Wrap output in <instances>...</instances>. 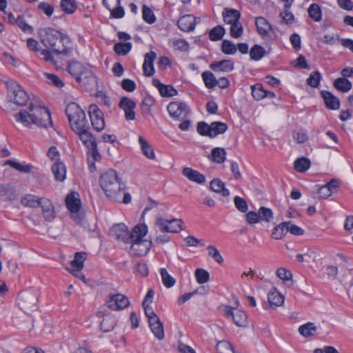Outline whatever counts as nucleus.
Returning <instances> with one entry per match:
<instances>
[{
  "label": "nucleus",
  "mask_w": 353,
  "mask_h": 353,
  "mask_svg": "<svg viewBox=\"0 0 353 353\" xmlns=\"http://www.w3.org/2000/svg\"><path fill=\"white\" fill-rule=\"evenodd\" d=\"M38 33L42 44L51 48L54 53L65 56L72 54V43L67 34L50 27L39 29Z\"/></svg>",
  "instance_id": "nucleus-1"
},
{
  "label": "nucleus",
  "mask_w": 353,
  "mask_h": 353,
  "mask_svg": "<svg viewBox=\"0 0 353 353\" xmlns=\"http://www.w3.org/2000/svg\"><path fill=\"white\" fill-rule=\"evenodd\" d=\"M15 119L25 126L34 124L40 128L52 126L51 114L49 110L41 105L30 103L28 110H21L14 115Z\"/></svg>",
  "instance_id": "nucleus-2"
},
{
  "label": "nucleus",
  "mask_w": 353,
  "mask_h": 353,
  "mask_svg": "<svg viewBox=\"0 0 353 353\" xmlns=\"http://www.w3.org/2000/svg\"><path fill=\"white\" fill-rule=\"evenodd\" d=\"M99 182L101 188L110 199L121 201V195L125 189V185L120 181L114 170L110 169L101 174Z\"/></svg>",
  "instance_id": "nucleus-3"
},
{
  "label": "nucleus",
  "mask_w": 353,
  "mask_h": 353,
  "mask_svg": "<svg viewBox=\"0 0 353 353\" xmlns=\"http://www.w3.org/2000/svg\"><path fill=\"white\" fill-rule=\"evenodd\" d=\"M139 232L146 234L148 232V227L146 225H137L130 232L128 227L123 223H118L113 225L110 230V235L117 241H122L125 243L132 242V239L137 237Z\"/></svg>",
  "instance_id": "nucleus-4"
},
{
  "label": "nucleus",
  "mask_w": 353,
  "mask_h": 353,
  "mask_svg": "<svg viewBox=\"0 0 353 353\" xmlns=\"http://www.w3.org/2000/svg\"><path fill=\"white\" fill-rule=\"evenodd\" d=\"M65 114L74 132L89 128L85 114L77 103H69L65 108Z\"/></svg>",
  "instance_id": "nucleus-5"
},
{
  "label": "nucleus",
  "mask_w": 353,
  "mask_h": 353,
  "mask_svg": "<svg viewBox=\"0 0 353 353\" xmlns=\"http://www.w3.org/2000/svg\"><path fill=\"white\" fill-rule=\"evenodd\" d=\"M68 72L76 81L83 85L95 82V77L91 70L77 61L68 63Z\"/></svg>",
  "instance_id": "nucleus-6"
},
{
  "label": "nucleus",
  "mask_w": 353,
  "mask_h": 353,
  "mask_svg": "<svg viewBox=\"0 0 353 353\" xmlns=\"http://www.w3.org/2000/svg\"><path fill=\"white\" fill-rule=\"evenodd\" d=\"M37 303L38 292L32 290L22 291L17 299L19 308L27 314L37 310Z\"/></svg>",
  "instance_id": "nucleus-7"
},
{
  "label": "nucleus",
  "mask_w": 353,
  "mask_h": 353,
  "mask_svg": "<svg viewBox=\"0 0 353 353\" xmlns=\"http://www.w3.org/2000/svg\"><path fill=\"white\" fill-rule=\"evenodd\" d=\"M8 98L9 101L19 106H23L28 101V95L23 88L17 82H7Z\"/></svg>",
  "instance_id": "nucleus-8"
},
{
  "label": "nucleus",
  "mask_w": 353,
  "mask_h": 353,
  "mask_svg": "<svg viewBox=\"0 0 353 353\" xmlns=\"http://www.w3.org/2000/svg\"><path fill=\"white\" fill-rule=\"evenodd\" d=\"M222 312L223 315L226 318L231 319L236 326L246 327L248 325L247 314L236 307L223 305L222 307Z\"/></svg>",
  "instance_id": "nucleus-9"
},
{
  "label": "nucleus",
  "mask_w": 353,
  "mask_h": 353,
  "mask_svg": "<svg viewBox=\"0 0 353 353\" xmlns=\"http://www.w3.org/2000/svg\"><path fill=\"white\" fill-rule=\"evenodd\" d=\"M143 232L137 234V236L132 239L130 252L132 254L138 256H143L148 254L150 250L152 242L143 240V238L146 235Z\"/></svg>",
  "instance_id": "nucleus-10"
},
{
  "label": "nucleus",
  "mask_w": 353,
  "mask_h": 353,
  "mask_svg": "<svg viewBox=\"0 0 353 353\" xmlns=\"http://www.w3.org/2000/svg\"><path fill=\"white\" fill-rule=\"evenodd\" d=\"M170 116L176 120L185 119L190 113V109L184 102L173 101L167 106Z\"/></svg>",
  "instance_id": "nucleus-11"
},
{
  "label": "nucleus",
  "mask_w": 353,
  "mask_h": 353,
  "mask_svg": "<svg viewBox=\"0 0 353 353\" xmlns=\"http://www.w3.org/2000/svg\"><path fill=\"white\" fill-rule=\"evenodd\" d=\"M105 304L109 309L119 311L128 307L130 301L128 298L122 294H110L106 299Z\"/></svg>",
  "instance_id": "nucleus-12"
},
{
  "label": "nucleus",
  "mask_w": 353,
  "mask_h": 353,
  "mask_svg": "<svg viewBox=\"0 0 353 353\" xmlns=\"http://www.w3.org/2000/svg\"><path fill=\"white\" fill-rule=\"evenodd\" d=\"M183 221L181 219H173L167 220L162 217L157 219L156 225L159 227L162 232L177 233L182 230L181 225Z\"/></svg>",
  "instance_id": "nucleus-13"
},
{
  "label": "nucleus",
  "mask_w": 353,
  "mask_h": 353,
  "mask_svg": "<svg viewBox=\"0 0 353 353\" xmlns=\"http://www.w3.org/2000/svg\"><path fill=\"white\" fill-rule=\"evenodd\" d=\"M88 113L93 128L97 132L102 131L105 128L103 112L93 103L89 106Z\"/></svg>",
  "instance_id": "nucleus-14"
},
{
  "label": "nucleus",
  "mask_w": 353,
  "mask_h": 353,
  "mask_svg": "<svg viewBox=\"0 0 353 353\" xmlns=\"http://www.w3.org/2000/svg\"><path fill=\"white\" fill-rule=\"evenodd\" d=\"M86 253L85 252H76L74 255V259L71 261V269L67 268L74 276L76 277L81 278L82 279H85V276L82 275L80 271L83 268V263L86 259Z\"/></svg>",
  "instance_id": "nucleus-15"
},
{
  "label": "nucleus",
  "mask_w": 353,
  "mask_h": 353,
  "mask_svg": "<svg viewBox=\"0 0 353 353\" xmlns=\"http://www.w3.org/2000/svg\"><path fill=\"white\" fill-rule=\"evenodd\" d=\"M119 107L124 111L125 119L127 121L135 119L134 108H136V103L132 99L127 97H122L119 101Z\"/></svg>",
  "instance_id": "nucleus-16"
},
{
  "label": "nucleus",
  "mask_w": 353,
  "mask_h": 353,
  "mask_svg": "<svg viewBox=\"0 0 353 353\" xmlns=\"http://www.w3.org/2000/svg\"><path fill=\"white\" fill-rule=\"evenodd\" d=\"M200 19L192 14H186L180 17L177 21L178 28L183 32H191Z\"/></svg>",
  "instance_id": "nucleus-17"
},
{
  "label": "nucleus",
  "mask_w": 353,
  "mask_h": 353,
  "mask_svg": "<svg viewBox=\"0 0 353 353\" xmlns=\"http://www.w3.org/2000/svg\"><path fill=\"white\" fill-rule=\"evenodd\" d=\"M39 207L42 209V214L46 221L51 222L55 218L54 205L49 199L43 198Z\"/></svg>",
  "instance_id": "nucleus-18"
},
{
  "label": "nucleus",
  "mask_w": 353,
  "mask_h": 353,
  "mask_svg": "<svg viewBox=\"0 0 353 353\" xmlns=\"http://www.w3.org/2000/svg\"><path fill=\"white\" fill-rule=\"evenodd\" d=\"M79 194L76 192L69 193L65 199V205L72 213H77L81 208Z\"/></svg>",
  "instance_id": "nucleus-19"
},
{
  "label": "nucleus",
  "mask_w": 353,
  "mask_h": 353,
  "mask_svg": "<svg viewBox=\"0 0 353 353\" xmlns=\"http://www.w3.org/2000/svg\"><path fill=\"white\" fill-rule=\"evenodd\" d=\"M156 53L153 51L147 52L144 56V63L143 64V71L146 77H151L154 73V61L156 59Z\"/></svg>",
  "instance_id": "nucleus-20"
},
{
  "label": "nucleus",
  "mask_w": 353,
  "mask_h": 353,
  "mask_svg": "<svg viewBox=\"0 0 353 353\" xmlns=\"http://www.w3.org/2000/svg\"><path fill=\"white\" fill-rule=\"evenodd\" d=\"M149 327L158 340H163L165 336L163 324L159 317L153 318L148 321Z\"/></svg>",
  "instance_id": "nucleus-21"
},
{
  "label": "nucleus",
  "mask_w": 353,
  "mask_h": 353,
  "mask_svg": "<svg viewBox=\"0 0 353 353\" xmlns=\"http://www.w3.org/2000/svg\"><path fill=\"white\" fill-rule=\"evenodd\" d=\"M152 85L159 90L160 94L163 97H170L177 94V90L172 85H164L157 79L152 80Z\"/></svg>",
  "instance_id": "nucleus-22"
},
{
  "label": "nucleus",
  "mask_w": 353,
  "mask_h": 353,
  "mask_svg": "<svg viewBox=\"0 0 353 353\" xmlns=\"http://www.w3.org/2000/svg\"><path fill=\"white\" fill-rule=\"evenodd\" d=\"M321 96L323 99L325 106L330 110H338L340 108V101L332 92L322 90Z\"/></svg>",
  "instance_id": "nucleus-23"
},
{
  "label": "nucleus",
  "mask_w": 353,
  "mask_h": 353,
  "mask_svg": "<svg viewBox=\"0 0 353 353\" xmlns=\"http://www.w3.org/2000/svg\"><path fill=\"white\" fill-rule=\"evenodd\" d=\"M51 170L56 181L63 182L65 179L66 167L62 161L56 160L51 166Z\"/></svg>",
  "instance_id": "nucleus-24"
},
{
  "label": "nucleus",
  "mask_w": 353,
  "mask_h": 353,
  "mask_svg": "<svg viewBox=\"0 0 353 353\" xmlns=\"http://www.w3.org/2000/svg\"><path fill=\"white\" fill-rule=\"evenodd\" d=\"M210 68L214 72H231L234 68V63L232 60L223 59L210 64Z\"/></svg>",
  "instance_id": "nucleus-25"
},
{
  "label": "nucleus",
  "mask_w": 353,
  "mask_h": 353,
  "mask_svg": "<svg viewBox=\"0 0 353 353\" xmlns=\"http://www.w3.org/2000/svg\"><path fill=\"white\" fill-rule=\"evenodd\" d=\"M223 21L228 24H234L239 22L241 12L235 9L225 8L222 12Z\"/></svg>",
  "instance_id": "nucleus-26"
},
{
  "label": "nucleus",
  "mask_w": 353,
  "mask_h": 353,
  "mask_svg": "<svg viewBox=\"0 0 353 353\" xmlns=\"http://www.w3.org/2000/svg\"><path fill=\"white\" fill-rule=\"evenodd\" d=\"M182 174L190 181L195 182L198 184H203L205 183V176L198 171L194 170L191 168H183Z\"/></svg>",
  "instance_id": "nucleus-27"
},
{
  "label": "nucleus",
  "mask_w": 353,
  "mask_h": 353,
  "mask_svg": "<svg viewBox=\"0 0 353 353\" xmlns=\"http://www.w3.org/2000/svg\"><path fill=\"white\" fill-rule=\"evenodd\" d=\"M0 199L3 201H12L15 199V190L12 184L0 185Z\"/></svg>",
  "instance_id": "nucleus-28"
},
{
  "label": "nucleus",
  "mask_w": 353,
  "mask_h": 353,
  "mask_svg": "<svg viewBox=\"0 0 353 353\" xmlns=\"http://www.w3.org/2000/svg\"><path fill=\"white\" fill-rule=\"evenodd\" d=\"M88 128H85L79 131L74 132L87 148L97 143L94 136L88 132Z\"/></svg>",
  "instance_id": "nucleus-29"
},
{
  "label": "nucleus",
  "mask_w": 353,
  "mask_h": 353,
  "mask_svg": "<svg viewBox=\"0 0 353 353\" xmlns=\"http://www.w3.org/2000/svg\"><path fill=\"white\" fill-rule=\"evenodd\" d=\"M117 323V319L113 315L110 314H105L103 317L100 328L104 332H109L114 328Z\"/></svg>",
  "instance_id": "nucleus-30"
},
{
  "label": "nucleus",
  "mask_w": 353,
  "mask_h": 353,
  "mask_svg": "<svg viewBox=\"0 0 353 353\" xmlns=\"http://www.w3.org/2000/svg\"><path fill=\"white\" fill-rule=\"evenodd\" d=\"M255 24L257 31L261 36L267 35L269 30H272V26L268 21L263 17H258L255 19Z\"/></svg>",
  "instance_id": "nucleus-31"
},
{
  "label": "nucleus",
  "mask_w": 353,
  "mask_h": 353,
  "mask_svg": "<svg viewBox=\"0 0 353 353\" xmlns=\"http://www.w3.org/2000/svg\"><path fill=\"white\" fill-rule=\"evenodd\" d=\"M228 130V125L225 123L221 121H214L210 123V138H214L219 134H222Z\"/></svg>",
  "instance_id": "nucleus-32"
},
{
  "label": "nucleus",
  "mask_w": 353,
  "mask_h": 353,
  "mask_svg": "<svg viewBox=\"0 0 353 353\" xmlns=\"http://www.w3.org/2000/svg\"><path fill=\"white\" fill-rule=\"evenodd\" d=\"M42 199L43 198H39L34 194H26L21 198V203L26 207L36 208L39 207Z\"/></svg>",
  "instance_id": "nucleus-33"
},
{
  "label": "nucleus",
  "mask_w": 353,
  "mask_h": 353,
  "mask_svg": "<svg viewBox=\"0 0 353 353\" xmlns=\"http://www.w3.org/2000/svg\"><path fill=\"white\" fill-rule=\"evenodd\" d=\"M210 189L216 193H220L223 196H228L230 192L225 188V184L219 179L212 180L210 184Z\"/></svg>",
  "instance_id": "nucleus-34"
},
{
  "label": "nucleus",
  "mask_w": 353,
  "mask_h": 353,
  "mask_svg": "<svg viewBox=\"0 0 353 353\" xmlns=\"http://www.w3.org/2000/svg\"><path fill=\"white\" fill-rule=\"evenodd\" d=\"M334 87L341 92H347L352 87V83L347 79L339 77L334 80L333 83Z\"/></svg>",
  "instance_id": "nucleus-35"
},
{
  "label": "nucleus",
  "mask_w": 353,
  "mask_h": 353,
  "mask_svg": "<svg viewBox=\"0 0 353 353\" xmlns=\"http://www.w3.org/2000/svg\"><path fill=\"white\" fill-rule=\"evenodd\" d=\"M139 143L143 154L150 159H154L155 154L154 150L143 137L140 136L139 137Z\"/></svg>",
  "instance_id": "nucleus-36"
},
{
  "label": "nucleus",
  "mask_w": 353,
  "mask_h": 353,
  "mask_svg": "<svg viewBox=\"0 0 353 353\" xmlns=\"http://www.w3.org/2000/svg\"><path fill=\"white\" fill-rule=\"evenodd\" d=\"M317 327L312 322H308L299 327V334L305 338L314 336Z\"/></svg>",
  "instance_id": "nucleus-37"
},
{
  "label": "nucleus",
  "mask_w": 353,
  "mask_h": 353,
  "mask_svg": "<svg viewBox=\"0 0 353 353\" xmlns=\"http://www.w3.org/2000/svg\"><path fill=\"white\" fill-rule=\"evenodd\" d=\"M268 300L271 306L278 307L283 303L284 297L274 289L268 293Z\"/></svg>",
  "instance_id": "nucleus-38"
},
{
  "label": "nucleus",
  "mask_w": 353,
  "mask_h": 353,
  "mask_svg": "<svg viewBox=\"0 0 353 353\" xmlns=\"http://www.w3.org/2000/svg\"><path fill=\"white\" fill-rule=\"evenodd\" d=\"M265 54V48L259 44H254L250 50V59L255 61L261 60Z\"/></svg>",
  "instance_id": "nucleus-39"
},
{
  "label": "nucleus",
  "mask_w": 353,
  "mask_h": 353,
  "mask_svg": "<svg viewBox=\"0 0 353 353\" xmlns=\"http://www.w3.org/2000/svg\"><path fill=\"white\" fill-rule=\"evenodd\" d=\"M3 165H10L12 168L17 170L20 172L30 173L32 171V165L30 164L22 165L20 163L14 160H7L4 162Z\"/></svg>",
  "instance_id": "nucleus-40"
},
{
  "label": "nucleus",
  "mask_w": 353,
  "mask_h": 353,
  "mask_svg": "<svg viewBox=\"0 0 353 353\" xmlns=\"http://www.w3.org/2000/svg\"><path fill=\"white\" fill-rule=\"evenodd\" d=\"M225 30L222 26H216L209 32V38L212 41H220L223 39Z\"/></svg>",
  "instance_id": "nucleus-41"
},
{
  "label": "nucleus",
  "mask_w": 353,
  "mask_h": 353,
  "mask_svg": "<svg viewBox=\"0 0 353 353\" xmlns=\"http://www.w3.org/2000/svg\"><path fill=\"white\" fill-rule=\"evenodd\" d=\"M201 76L205 85L208 88L212 89L216 86V78L212 72L205 71Z\"/></svg>",
  "instance_id": "nucleus-42"
},
{
  "label": "nucleus",
  "mask_w": 353,
  "mask_h": 353,
  "mask_svg": "<svg viewBox=\"0 0 353 353\" xmlns=\"http://www.w3.org/2000/svg\"><path fill=\"white\" fill-rule=\"evenodd\" d=\"M226 152L224 148H214L212 150V159L217 163H222L225 161Z\"/></svg>",
  "instance_id": "nucleus-43"
},
{
  "label": "nucleus",
  "mask_w": 353,
  "mask_h": 353,
  "mask_svg": "<svg viewBox=\"0 0 353 353\" xmlns=\"http://www.w3.org/2000/svg\"><path fill=\"white\" fill-rule=\"evenodd\" d=\"M159 272L162 282L167 288H172L174 285L176 283L175 279L168 272L165 268H161Z\"/></svg>",
  "instance_id": "nucleus-44"
},
{
  "label": "nucleus",
  "mask_w": 353,
  "mask_h": 353,
  "mask_svg": "<svg viewBox=\"0 0 353 353\" xmlns=\"http://www.w3.org/2000/svg\"><path fill=\"white\" fill-rule=\"evenodd\" d=\"M310 161L306 157L297 159L294 163V169L299 172H304L309 169Z\"/></svg>",
  "instance_id": "nucleus-45"
},
{
  "label": "nucleus",
  "mask_w": 353,
  "mask_h": 353,
  "mask_svg": "<svg viewBox=\"0 0 353 353\" xmlns=\"http://www.w3.org/2000/svg\"><path fill=\"white\" fill-rule=\"evenodd\" d=\"M286 227H288V223L285 221L276 225L273 230L272 236L276 240L281 239L287 233Z\"/></svg>",
  "instance_id": "nucleus-46"
},
{
  "label": "nucleus",
  "mask_w": 353,
  "mask_h": 353,
  "mask_svg": "<svg viewBox=\"0 0 353 353\" xmlns=\"http://www.w3.org/2000/svg\"><path fill=\"white\" fill-rule=\"evenodd\" d=\"M60 7L64 12L70 14L77 10V3L74 0H61Z\"/></svg>",
  "instance_id": "nucleus-47"
},
{
  "label": "nucleus",
  "mask_w": 353,
  "mask_h": 353,
  "mask_svg": "<svg viewBox=\"0 0 353 353\" xmlns=\"http://www.w3.org/2000/svg\"><path fill=\"white\" fill-rule=\"evenodd\" d=\"M114 51L118 54L124 56L127 54L132 49V43H117L114 46Z\"/></svg>",
  "instance_id": "nucleus-48"
},
{
  "label": "nucleus",
  "mask_w": 353,
  "mask_h": 353,
  "mask_svg": "<svg viewBox=\"0 0 353 353\" xmlns=\"http://www.w3.org/2000/svg\"><path fill=\"white\" fill-rule=\"evenodd\" d=\"M142 17L143 19L149 24H152L156 21V17L154 12L146 5H143L142 7Z\"/></svg>",
  "instance_id": "nucleus-49"
},
{
  "label": "nucleus",
  "mask_w": 353,
  "mask_h": 353,
  "mask_svg": "<svg viewBox=\"0 0 353 353\" xmlns=\"http://www.w3.org/2000/svg\"><path fill=\"white\" fill-rule=\"evenodd\" d=\"M309 16L315 21H320L322 17L321 8L316 3H312L308 8Z\"/></svg>",
  "instance_id": "nucleus-50"
},
{
  "label": "nucleus",
  "mask_w": 353,
  "mask_h": 353,
  "mask_svg": "<svg viewBox=\"0 0 353 353\" xmlns=\"http://www.w3.org/2000/svg\"><path fill=\"white\" fill-rule=\"evenodd\" d=\"M260 221L270 222L273 219V212L271 209L262 206L258 210Z\"/></svg>",
  "instance_id": "nucleus-51"
},
{
  "label": "nucleus",
  "mask_w": 353,
  "mask_h": 353,
  "mask_svg": "<svg viewBox=\"0 0 353 353\" xmlns=\"http://www.w3.org/2000/svg\"><path fill=\"white\" fill-rule=\"evenodd\" d=\"M237 50L236 46L230 40L224 39L221 44V51L225 54H234Z\"/></svg>",
  "instance_id": "nucleus-52"
},
{
  "label": "nucleus",
  "mask_w": 353,
  "mask_h": 353,
  "mask_svg": "<svg viewBox=\"0 0 353 353\" xmlns=\"http://www.w3.org/2000/svg\"><path fill=\"white\" fill-rule=\"evenodd\" d=\"M252 95L256 100L259 101L265 98L266 90L261 85L256 84L252 86Z\"/></svg>",
  "instance_id": "nucleus-53"
},
{
  "label": "nucleus",
  "mask_w": 353,
  "mask_h": 353,
  "mask_svg": "<svg viewBox=\"0 0 353 353\" xmlns=\"http://www.w3.org/2000/svg\"><path fill=\"white\" fill-rule=\"evenodd\" d=\"M196 281L200 284L207 283L210 279V274L208 271L204 269L198 268L194 272Z\"/></svg>",
  "instance_id": "nucleus-54"
},
{
  "label": "nucleus",
  "mask_w": 353,
  "mask_h": 353,
  "mask_svg": "<svg viewBox=\"0 0 353 353\" xmlns=\"http://www.w3.org/2000/svg\"><path fill=\"white\" fill-rule=\"evenodd\" d=\"M321 79V74L319 71L312 72L307 79V83L312 88H317Z\"/></svg>",
  "instance_id": "nucleus-55"
},
{
  "label": "nucleus",
  "mask_w": 353,
  "mask_h": 353,
  "mask_svg": "<svg viewBox=\"0 0 353 353\" xmlns=\"http://www.w3.org/2000/svg\"><path fill=\"white\" fill-rule=\"evenodd\" d=\"M216 349L218 353H236L232 345L227 341H219Z\"/></svg>",
  "instance_id": "nucleus-56"
},
{
  "label": "nucleus",
  "mask_w": 353,
  "mask_h": 353,
  "mask_svg": "<svg viewBox=\"0 0 353 353\" xmlns=\"http://www.w3.org/2000/svg\"><path fill=\"white\" fill-rule=\"evenodd\" d=\"M243 32V28L239 22L232 24L230 29V34L232 38L238 39L241 37Z\"/></svg>",
  "instance_id": "nucleus-57"
},
{
  "label": "nucleus",
  "mask_w": 353,
  "mask_h": 353,
  "mask_svg": "<svg viewBox=\"0 0 353 353\" xmlns=\"http://www.w3.org/2000/svg\"><path fill=\"white\" fill-rule=\"evenodd\" d=\"M15 23L24 32H26V33H32V31H33V28H32V26H30V25H28L23 16H21V15H19L16 20H15Z\"/></svg>",
  "instance_id": "nucleus-58"
},
{
  "label": "nucleus",
  "mask_w": 353,
  "mask_h": 353,
  "mask_svg": "<svg viewBox=\"0 0 353 353\" xmlns=\"http://www.w3.org/2000/svg\"><path fill=\"white\" fill-rule=\"evenodd\" d=\"M207 249L208 251V255L211 256L215 261L219 264L223 262V259L216 247L213 245H208Z\"/></svg>",
  "instance_id": "nucleus-59"
},
{
  "label": "nucleus",
  "mask_w": 353,
  "mask_h": 353,
  "mask_svg": "<svg viewBox=\"0 0 353 353\" xmlns=\"http://www.w3.org/2000/svg\"><path fill=\"white\" fill-rule=\"evenodd\" d=\"M45 76L48 83L52 84L57 88H62L64 85L63 82L57 75L46 73Z\"/></svg>",
  "instance_id": "nucleus-60"
},
{
  "label": "nucleus",
  "mask_w": 353,
  "mask_h": 353,
  "mask_svg": "<svg viewBox=\"0 0 353 353\" xmlns=\"http://www.w3.org/2000/svg\"><path fill=\"white\" fill-rule=\"evenodd\" d=\"M196 130L200 135L209 137L210 124L209 125L205 121H200L197 123Z\"/></svg>",
  "instance_id": "nucleus-61"
},
{
  "label": "nucleus",
  "mask_w": 353,
  "mask_h": 353,
  "mask_svg": "<svg viewBox=\"0 0 353 353\" xmlns=\"http://www.w3.org/2000/svg\"><path fill=\"white\" fill-rule=\"evenodd\" d=\"M109 11L110 12V17L113 19H121L125 15V9L121 6V3Z\"/></svg>",
  "instance_id": "nucleus-62"
},
{
  "label": "nucleus",
  "mask_w": 353,
  "mask_h": 353,
  "mask_svg": "<svg viewBox=\"0 0 353 353\" xmlns=\"http://www.w3.org/2000/svg\"><path fill=\"white\" fill-rule=\"evenodd\" d=\"M235 207L241 212H245L248 210V204L245 200L239 196L234 198Z\"/></svg>",
  "instance_id": "nucleus-63"
},
{
  "label": "nucleus",
  "mask_w": 353,
  "mask_h": 353,
  "mask_svg": "<svg viewBox=\"0 0 353 353\" xmlns=\"http://www.w3.org/2000/svg\"><path fill=\"white\" fill-rule=\"evenodd\" d=\"M276 276L283 281H289L292 279V274L290 271L284 268H279L276 272Z\"/></svg>",
  "instance_id": "nucleus-64"
}]
</instances>
